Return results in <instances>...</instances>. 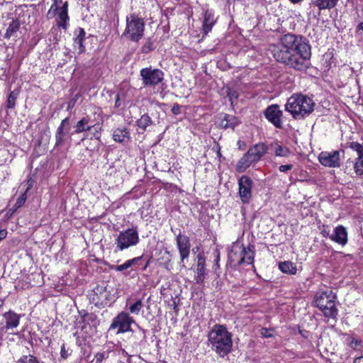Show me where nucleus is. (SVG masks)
I'll return each mask as SVG.
<instances>
[{
	"instance_id": "5",
	"label": "nucleus",
	"mask_w": 363,
	"mask_h": 363,
	"mask_svg": "<svg viewBox=\"0 0 363 363\" xmlns=\"http://www.w3.org/2000/svg\"><path fill=\"white\" fill-rule=\"evenodd\" d=\"M336 296L331 290H327L315 296V302L317 307L327 318H334L337 315L335 306Z\"/></svg>"
},
{
	"instance_id": "41",
	"label": "nucleus",
	"mask_w": 363,
	"mask_h": 363,
	"mask_svg": "<svg viewBox=\"0 0 363 363\" xmlns=\"http://www.w3.org/2000/svg\"><path fill=\"white\" fill-rule=\"evenodd\" d=\"M107 350H104L101 352H98L95 354L94 359L96 362L95 363H102L104 360L106 361V355H107Z\"/></svg>"
},
{
	"instance_id": "32",
	"label": "nucleus",
	"mask_w": 363,
	"mask_h": 363,
	"mask_svg": "<svg viewBox=\"0 0 363 363\" xmlns=\"http://www.w3.org/2000/svg\"><path fill=\"white\" fill-rule=\"evenodd\" d=\"M254 262V252L249 247L248 250L245 248V252L242 254L241 258L239 259L240 264H251Z\"/></svg>"
},
{
	"instance_id": "17",
	"label": "nucleus",
	"mask_w": 363,
	"mask_h": 363,
	"mask_svg": "<svg viewBox=\"0 0 363 363\" xmlns=\"http://www.w3.org/2000/svg\"><path fill=\"white\" fill-rule=\"evenodd\" d=\"M332 241L345 246L347 243V232L343 225H338L334 228L330 238Z\"/></svg>"
},
{
	"instance_id": "14",
	"label": "nucleus",
	"mask_w": 363,
	"mask_h": 363,
	"mask_svg": "<svg viewBox=\"0 0 363 363\" xmlns=\"http://www.w3.org/2000/svg\"><path fill=\"white\" fill-rule=\"evenodd\" d=\"M266 118L271 122L275 127L281 128L282 111L279 109L278 105H271L267 108L264 111Z\"/></svg>"
},
{
	"instance_id": "10",
	"label": "nucleus",
	"mask_w": 363,
	"mask_h": 363,
	"mask_svg": "<svg viewBox=\"0 0 363 363\" xmlns=\"http://www.w3.org/2000/svg\"><path fill=\"white\" fill-rule=\"evenodd\" d=\"M140 77L145 86H155L164 79V73L159 69H152L151 67L140 70Z\"/></svg>"
},
{
	"instance_id": "28",
	"label": "nucleus",
	"mask_w": 363,
	"mask_h": 363,
	"mask_svg": "<svg viewBox=\"0 0 363 363\" xmlns=\"http://www.w3.org/2000/svg\"><path fill=\"white\" fill-rule=\"evenodd\" d=\"M339 0H315L314 4L320 10L331 9L336 6Z\"/></svg>"
},
{
	"instance_id": "56",
	"label": "nucleus",
	"mask_w": 363,
	"mask_h": 363,
	"mask_svg": "<svg viewBox=\"0 0 363 363\" xmlns=\"http://www.w3.org/2000/svg\"><path fill=\"white\" fill-rule=\"evenodd\" d=\"M4 332L1 331V330L0 329V345H1V341L3 340L4 339Z\"/></svg>"
},
{
	"instance_id": "23",
	"label": "nucleus",
	"mask_w": 363,
	"mask_h": 363,
	"mask_svg": "<svg viewBox=\"0 0 363 363\" xmlns=\"http://www.w3.org/2000/svg\"><path fill=\"white\" fill-rule=\"evenodd\" d=\"M240 123L239 120L235 116L225 114L219 123V126L223 128L234 129Z\"/></svg>"
},
{
	"instance_id": "47",
	"label": "nucleus",
	"mask_w": 363,
	"mask_h": 363,
	"mask_svg": "<svg viewBox=\"0 0 363 363\" xmlns=\"http://www.w3.org/2000/svg\"><path fill=\"white\" fill-rule=\"evenodd\" d=\"M260 333L264 337H270L272 336V330L267 328H262Z\"/></svg>"
},
{
	"instance_id": "25",
	"label": "nucleus",
	"mask_w": 363,
	"mask_h": 363,
	"mask_svg": "<svg viewBox=\"0 0 363 363\" xmlns=\"http://www.w3.org/2000/svg\"><path fill=\"white\" fill-rule=\"evenodd\" d=\"M90 118L89 116L82 118L74 126V133L79 134L85 131H90L92 130L91 125L89 124Z\"/></svg>"
},
{
	"instance_id": "2",
	"label": "nucleus",
	"mask_w": 363,
	"mask_h": 363,
	"mask_svg": "<svg viewBox=\"0 0 363 363\" xmlns=\"http://www.w3.org/2000/svg\"><path fill=\"white\" fill-rule=\"evenodd\" d=\"M208 340L211 345V348L220 357H225L232 350V334L224 325H215L208 333Z\"/></svg>"
},
{
	"instance_id": "37",
	"label": "nucleus",
	"mask_w": 363,
	"mask_h": 363,
	"mask_svg": "<svg viewBox=\"0 0 363 363\" xmlns=\"http://www.w3.org/2000/svg\"><path fill=\"white\" fill-rule=\"evenodd\" d=\"M348 341L349 346L353 350H357V347L363 345L362 341L361 340H357L354 337H350Z\"/></svg>"
},
{
	"instance_id": "57",
	"label": "nucleus",
	"mask_w": 363,
	"mask_h": 363,
	"mask_svg": "<svg viewBox=\"0 0 363 363\" xmlns=\"http://www.w3.org/2000/svg\"><path fill=\"white\" fill-rule=\"evenodd\" d=\"M357 30H363V22L360 23L357 26Z\"/></svg>"
},
{
	"instance_id": "60",
	"label": "nucleus",
	"mask_w": 363,
	"mask_h": 363,
	"mask_svg": "<svg viewBox=\"0 0 363 363\" xmlns=\"http://www.w3.org/2000/svg\"><path fill=\"white\" fill-rule=\"evenodd\" d=\"M1 289V286L0 285V289Z\"/></svg>"
},
{
	"instance_id": "33",
	"label": "nucleus",
	"mask_w": 363,
	"mask_h": 363,
	"mask_svg": "<svg viewBox=\"0 0 363 363\" xmlns=\"http://www.w3.org/2000/svg\"><path fill=\"white\" fill-rule=\"evenodd\" d=\"M19 91L18 90H13L12 91L7 99L6 101V108H13L16 106V101L18 96Z\"/></svg>"
},
{
	"instance_id": "18",
	"label": "nucleus",
	"mask_w": 363,
	"mask_h": 363,
	"mask_svg": "<svg viewBox=\"0 0 363 363\" xmlns=\"http://www.w3.org/2000/svg\"><path fill=\"white\" fill-rule=\"evenodd\" d=\"M245 252V247L242 245L235 244L228 254V259L235 268L240 266L239 259Z\"/></svg>"
},
{
	"instance_id": "13",
	"label": "nucleus",
	"mask_w": 363,
	"mask_h": 363,
	"mask_svg": "<svg viewBox=\"0 0 363 363\" xmlns=\"http://www.w3.org/2000/svg\"><path fill=\"white\" fill-rule=\"evenodd\" d=\"M239 194L243 203H248L252 197V180L246 175L242 176L239 181Z\"/></svg>"
},
{
	"instance_id": "20",
	"label": "nucleus",
	"mask_w": 363,
	"mask_h": 363,
	"mask_svg": "<svg viewBox=\"0 0 363 363\" xmlns=\"http://www.w3.org/2000/svg\"><path fill=\"white\" fill-rule=\"evenodd\" d=\"M269 148L276 157H288L291 153L289 147L281 145L279 142L272 143Z\"/></svg>"
},
{
	"instance_id": "40",
	"label": "nucleus",
	"mask_w": 363,
	"mask_h": 363,
	"mask_svg": "<svg viewBox=\"0 0 363 363\" xmlns=\"http://www.w3.org/2000/svg\"><path fill=\"white\" fill-rule=\"evenodd\" d=\"M350 147L353 150L356 151L358 154V156L360 155H363V146L358 143H350Z\"/></svg>"
},
{
	"instance_id": "9",
	"label": "nucleus",
	"mask_w": 363,
	"mask_h": 363,
	"mask_svg": "<svg viewBox=\"0 0 363 363\" xmlns=\"http://www.w3.org/2000/svg\"><path fill=\"white\" fill-rule=\"evenodd\" d=\"M134 323L133 317L128 313L123 311L113 318L109 330L118 328L117 334L124 333L132 330L130 325Z\"/></svg>"
},
{
	"instance_id": "38",
	"label": "nucleus",
	"mask_w": 363,
	"mask_h": 363,
	"mask_svg": "<svg viewBox=\"0 0 363 363\" xmlns=\"http://www.w3.org/2000/svg\"><path fill=\"white\" fill-rule=\"evenodd\" d=\"M319 230L320 231V234L324 238H330L331 234L330 233V228L328 225H322L319 226Z\"/></svg>"
},
{
	"instance_id": "22",
	"label": "nucleus",
	"mask_w": 363,
	"mask_h": 363,
	"mask_svg": "<svg viewBox=\"0 0 363 363\" xmlns=\"http://www.w3.org/2000/svg\"><path fill=\"white\" fill-rule=\"evenodd\" d=\"M57 13L58 17L57 26L65 29L67 28V21L69 20L67 1L63 3L62 6L59 7Z\"/></svg>"
},
{
	"instance_id": "30",
	"label": "nucleus",
	"mask_w": 363,
	"mask_h": 363,
	"mask_svg": "<svg viewBox=\"0 0 363 363\" xmlns=\"http://www.w3.org/2000/svg\"><path fill=\"white\" fill-rule=\"evenodd\" d=\"M85 37V31L83 28H79L78 30V34L77 35L76 38H74V45H78V50L79 52L82 53L84 52L85 47L83 45V42Z\"/></svg>"
},
{
	"instance_id": "34",
	"label": "nucleus",
	"mask_w": 363,
	"mask_h": 363,
	"mask_svg": "<svg viewBox=\"0 0 363 363\" xmlns=\"http://www.w3.org/2000/svg\"><path fill=\"white\" fill-rule=\"evenodd\" d=\"M152 121L150 117L147 115H143L140 119L138 120L137 123L140 128L145 130V128L151 123Z\"/></svg>"
},
{
	"instance_id": "6",
	"label": "nucleus",
	"mask_w": 363,
	"mask_h": 363,
	"mask_svg": "<svg viewBox=\"0 0 363 363\" xmlns=\"http://www.w3.org/2000/svg\"><path fill=\"white\" fill-rule=\"evenodd\" d=\"M144 30L143 19L132 13L126 17V26L123 35L132 41L138 42L143 38Z\"/></svg>"
},
{
	"instance_id": "43",
	"label": "nucleus",
	"mask_w": 363,
	"mask_h": 363,
	"mask_svg": "<svg viewBox=\"0 0 363 363\" xmlns=\"http://www.w3.org/2000/svg\"><path fill=\"white\" fill-rule=\"evenodd\" d=\"M227 96L229 98L231 103H233V99H237L238 97V94L237 91L233 89H228L227 91Z\"/></svg>"
},
{
	"instance_id": "50",
	"label": "nucleus",
	"mask_w": 363,
	"mask_h": 363,
	"mask_svg": "<svg viewBox=\"0 0 363 363\" xmlns=\"http://www.w3.org/2000/svg\"><path fill=\"white\" fill-rule=\"evenodd\" d=\"M141 259H142V257H135V258L131 259H128L127 261L129 263V266L131 267L133 264L138 263Z\"/></svg>"
},
{
	"instance_id": "59",
	"label": "nucleus",
	"mask_w": 363,
	"mask_h": 363,
	"mask_svg": "<svg viewBox=\"0 0 363 363\" xmlns=\"http://www.w3.org/2000/svg\"><path fill=\"white\" fill-rule=\"evenodd\" d=\"M139 328L143 332V333L145 335V330L142 329L141 328Z\"/></svg>"
},
{
	"instance_id": "36",
	"label": "nucleus",
	"mask_w": 363,
	"mask_h": 363,
	"mask_svg": "<svg viewBox=\"0 0 363 363\" xmlns=\"http://www.w3.org/2000/svg\"><path fill=\"white\" fill-rule=\"evenodd\" d=\"M58 9H59V6L57 5V0H55V1L53 2V4L50 6L49 11L47 13V18L48 19H51V18H54L56 16Z\"/></svg>"
},
{
	"instance_id": "24",
	"label": "nucleus",
	"mask_w": 363,
	"mask_h": 363,
	"mask_svg": "<svg viewBox=\"0 0 363 363\" xmlns=\"http://www.w3.org/2000/svg\"><path fill=\"white\" fill-rule=\"evenodd\" d=\"M216 23L214 14L211 11L206 10L204 13V19L203 23V30L205 35H207L212 29L213 26Z\"/></svg>"
},
{
	"instance_id": "45",
	"label": "nucleus",
	"mask_w": 363,
	"mask_h": 363,
	"mask_svg": "<svg viewBox=\"0 0 363 363\" xmlns=\"http://www.w3.org/2000/svg\"><path fill=\"white\" fill-rule=\"evenodd\" d=\"M70 354V352H69L68 349H66L65 345L63 344L61 346V350H60V356L63 359L67 358V357Z\"/></svg>"
},
{
	"instance_id": "3",
	"label": "nucleus",
	"mask_w": 363,
	"mask_h": 363,
	"mask_svg": "<svg viewBox=\"0 0 363 363\" xmlns=\"http://www.w3.org/2000/svg\"><path fill=\"white\" fill-rule=\"evenodd\" d=\"M315 103L312 98L302 94H293L285 104V110L296 120H303L314 111Z\"/></svg>"
},
{
	"instance_id": "51",
	"label": "nucleus",
	"mask_w": 363,
	"mask_h": 363,
	"mask_svg": "<svg viewBox=\"0 0 363 363\" xmlns=\"http://www.w3.org/2000/svg\"><path fill=\"white\" fill-rule=\"evenodd\" d=\"M141 259H142V257H135V258L131 259H128L127 261L129 263V266L131 267L133 264L138 263Z\"/></svg>"
},
{
	"instance_id": "54",
	"label": "nucleus",
	"mask_w": 363,
	"mask_h": 363,
	"mask_svg": "<svg viewBox=\"0 0 363 363\" xmlns=\"http://www.w3.org/2000/svg\"><path fill=\"white\" fill-rule=\"evenodd\" d=\"M353 363H363V356H360V357H356L354 359Z\"/></svg>"
},
{
	"instance_id": "46",
	"label": "nucleus",
	"mask_w": 363,
	"mask_h": 363,
	"mask_svg": "<svg viewBox=\"0 0 363 363\" xmlns=\"http://www.w3.org/2000/svg\"><path fill=\"white\" fill-rule=\"evenodd\" d=\"M293 168L292 164H282L280 165L279 167V170L281 172H286L289 170H291Z\"/></svg>"
},
{
	"instance_id": "1",
	"label": "nucleus",
	"mask_w": 363,
	"mask_h": 363,
	"mask_svg": "<svg viewBox=\"0 0 363 363\" xmlns=\"http://www.w3.org/2000/svg\"><path fill=\"white\" fill-rule=\"evenodd\" d=\"M272 52L277 62L298 71L308 67L311 55V48L303 38L291 33L284 35Z\"/></svg>"
},
{
	"instance_id": "53",
	"label": "nucleus",
	"mask_w": 363,
	"mask_h": 363,
	"mask_svg": "<svg viewBox=\"0 0 363 363\" xmlns=\"http://www.w3.org/2000/svg\"><path fill=\"white\" fill-rule=\"evenodd\" d=\"M25 201H26L25 195H23L20 199H18V201L16 202V205H18V206H21L24 203Z\"/></svg>"
},
{
	"instance_id": "49",
	"label": "nucleus",
	"mask_w": 363,
	"mask_h": 363,
	"mask_svg": "<svg viewBox=\"0 0 363 363\" xmlns=\"http://www.w3.org/2000/svg\"><path fill=\"white\" fill-rule=\"evenodd\" d=\"M181 106L179 104H174L172 108V111L174 115H177L180 113Z\"/></svg>"
},
{
	"instance_id": "35",
	"label": "nucleus",
	"mask_w": 363,
	"mask_h": 363,
	"mask_svg": "<svg viewBox=\"0 0 363 363\" xmlns=\"http://www.w3.org/2000/svg\"><path fill=\"white\" fill-rule=\"evenodd\" d=\"M354 169L357 174H363V155H360L356 160Z\"/></svg>"
},
{
	"instance_id": "61",
	"label": "nucleus",
	"mask_w": 363,
	"mask_h": 363,
	"mask_svg": "<svg viewBox=\"0 0 363 363\" xmlns=\"http://www.w3.org/2000/svg\"><path fill=\"white\" fill-rule=\"evenodd\" d=\"M55 0H53V2H55Z\"/></svg>"
},
{
	"instance_id": "27",
	"label": "nucleus",
	"mask_w": 363,
	"mask_h": 363,
	"mask_svg": "<svg viewBox=\"0 0 363 363\" xmlns=\"http://www.w3.org/2000/svg\"><path fill=\"white\" fill-rule=\"evenodd\" d=\"M20 28V23L18 21H12L7 28L4 35V38L9 39L12 37H16L17 33Z\"/></svg>"
},
{
	"instance_id": "42",
	"label": "nucleus",
	"mask_w": 363,
	"mask_h": 363,
	"mask_svg": "<svg viewBox=\"0 0 363 363\" xmlns=\"http://www.w3.org/2000/svg\"><path fill=\"white\" fill-rule=\"evenodd\" d=\"M91 125L94 126L92 128V130H94V133H93L94 137L96 139L99 140V138L101 137L100 131L101 130V125L99 124V123H95V124Z\"/></svg>"
},
{
	"instance_id": "55",
	"label": "nucleus",
	"mask_w": 363,
	"mask_h": 363,
	"mask_svg": "<svg viewBox=\"0 0 363 363\" xmlns=\"http://www.w3.org/2000/svg\"><path fill=\"white\" fill-rule=\"evenodd\" d=\"M119 100H120V99H119V95H117V96H116V107H118V106H121V104H120V102H119Z\"/></svg>"
},
{
	"instance_id": "31",
	"label": "nucleus",
	"mask_w": 363,
	"mask_h": 363,
	"mask_svg": "<svg viewBox=\"0 0 363 363\" xmlns=\"http://www.w3.org/2000/svg\"><path fill=\"white\" fill-rule=\"evenodd\" d=\"M129 304L128 308V311L134 315H138L142 308L143 307V303L142 299H137L134 302H127Z\"/></svg>"
},
{
	"instance_id": "29",
	"label": "nucleus",
	"mask_w": 363,
	"mask_h": 363,
	"mask_svg": "<svg viewBox=\"0 0 363 363\" xmlns=\"http://www.w3.org/2000/svg\"><path fill=\"white\" fill-rule=\"evenodd\" d=\"M279 269L284 273L289 274H295L296 273V266L290 261H285L279 264Z\"/></svg>"
},
{
	"instance_id": "26",
	"label": "nucleus",
	"mask_w": 363,
	"mask_h": 363,
	"mask_svg": "<svg viewBox=\"0 0 363 363\" xmlns=\"http://www.w3.org/2000/svg\"><path fill=\"white\" fill-rule=\"evenodd\" d=\"M123 355V352L118 350H108L106 355V363H124L121 360V356Z\"/></svg>"
},
{
	"instance_id": "7",
	"label": "nucleus",
	"mask_w": 363,
	"mask_h": 363,
	"mask_svg": "<svg viewBox=\"0 0 363 363\" xmlns=\"http://www.w3.org/2000/svg\"><path fill=\"white\" fill-rule=\"evenodd\" d=\"M140 242L137 227L128 228L121 231L115 239V252L123 251L137 245Z\"/></svg>"
},
{
	"instance_id": "52",
	"label": "nucleus",
	"mask_w": 363,
	"mask_h": 363,
	"mask_svg": "<svg viewBox=\"0 0 363 363\" xmlns=\"http://www.w3.org/2000/svg\"><path fill=\"white\" fill-rule=\"evenodd\" d=\"M7 233L8 232L6 229L0 230V242L6 238Z\"/></svg>"
},
{
	"instance_id": "44",
	"label": "nucleus",
	"mask_w": 363,
	"mask_h": 363,
	"mask_svg": "<svg viewBox=\"0 0 363 363\" xmlns=\"http://www.w3.org/2000/svg\"><path fill=\"white\" fill-rule=\"evenodd\" d=\"M129 267H130L129 266V263L128 262V261H125V263L123 264L112 267V269L118 272H122L123 270L128 269Z\"/></svg>"
},
{
	"instance_id": "4",
	"label": "nucleus",
	"mask_w": 363,
	"mask_h": 363,
	"mask_svg": "<svg viewBox=\"0 0 363 363\" xmlns=\"http://www.w3.org/2000/svg\"><path fill=\"white\" fill-rule=\"evenodd\" d=\"M268 147L264 143L255 144L238 160L236 171L244 172L251 164L257 163L267 153Z\"/></svg>"
},
{
	"instance_id": "39",
	"label": "nucleus",
	"mask_w": 363,
	"mask_h": 363,
	"mask_svg": "<svg viewBox=\"0 0 363 363\" xmlns=\"http://www.w3.org/2000/svg\"><path fill=\"white\" fill-rule=\"evenodd\" d=\"M154 49L153 43L150 39H148L147 42L143 45L141 51L143 53H148Z\"/></svg>"
},
{
	"instance_id": "15",
	"label": "nucleus",
	"mask_w": 363,
	"mask_h": 363,
	"mask_svg": "<svg viewBox=\"0 0 363 363\" xmlns=\"http://www.w3.org/2000/svg\"><path fill=\"white\" fill-rule=\"evenodd\" d=\"M94 296L93 298L96 305L106 306L111 301V292L107 291V288L104 285H99L94 289Z\"/></svg>"
},
{
	"instance_id": "12",
	"label": "nucleus",
	"mask_w": 363,
	"mask_h": 363,
	"mask_svg": "<svg viewBox=\"0 0 363 363\" xmlns=\"http://www.w3.org/2000/svg\"><path fill=\"white\" fill-rule=\"evenodd\" d=\"M176 240L181 258V267H185L184 261L189 257L190 254L191 243L189 238L185 235H182L181 232H179V235L177 236Z\"/></svg>"
},
{
	"instance_id": "58",
	"label": "nucleus",
	"mask_w": 363,
	"mask_h": 363,
	"mask_svg": "<svg viewBox=\"0 0 363 363\" xmlns=\"http://www.w3.org/2000/svg\"><path fill=\"white\" fill-rule=\"evenodd\" d=\"M90 318H91V320H94V319H96V316L92 314V315H90Z\"/></svg>"
},
{
	"instance_id": "8",
	"label": "nucleus",
	"mask_w": 363,
	"mask_h": 363,
	"mask_svg": "<svg viewBox=\"0 0 363 363\" xmlns=\"http://www.w3.org/2000/svg\"><path fill=\"white\" fill-rule=\"evenodd\" d=\"M21 315L15 313L13 311L9 310L2 314V321L0 322V329L4 333H9L11 335H15V329L17 328L20 324Z\"/></svg>"
},
{
	"instance_id": "21",
	"label": "nucleus",
	"mask_w": 363,
	"mask_h": 363,
	"mask_svg": "<svg viewBox=\"0 0 363 363\" xmlns=\"http://www.w3.org/2000/svg\"><path fill=\"white\" fill-rule=\"evenodd\" d=\"M113 139L117 143L125 145L129 142L130 135L126 128H118L113 130Z\"/></svg>"
},
{
	"instance_id": "19",
	"label": "nucleus",
	"mask_w": 363,
	"mask_h": 363,
	"mask_svg": "<svg viewBox=\"0 0 363 363\" xmlns=\"http://www.w3.org/2000/svg\"><path fill=\"white\" fill-rule=\"evenodd\" d=\"M206 259L203 253H199L197 255V264L196 269V276L195 280L197 284H201L205 279L206 274Z\"/></svg>"
},
{
	"instance_id": "11",
	"label": "nucleus",
	"mask_w": 363,
	"mask_h": 363,
	"mask_svg": "<svg viewBox=\"0 0 363 363\" xmlns=\"http://www.w3.org/2000/svg\"><path fill=\"white\" fill-rule=\"evenodd\" d=\"M320 163L328 167H339L340 166V151L321 152L318 155Z\"/></svg>"
},
{
	"instance_id": "16",
	"label": "nucleus",
	"mask_w": 363,
	"mask_h": 363,
	"mask_svg": "<svg viewBox=\"0 0 363 363\" xmlns=\"http://www.w3.org/2000/svg\"><path fill=\"white\" fill-rule=\"evenodd\" d=\"M69 130V118H65L61 121L55 133V146H61L64 144L65 137Z\"/></svg>"
},
{
	"instance_id": "48",
	"label": "nucleus",
	"mask_w": 363,
	"mask_h": 363,
	"mask_svg": "<svg viewBox=\"0 0 363 363\" xmlns=\"http://www.w3.org/2000/svg\"><path fill=\"white\" fill-rule=\"evenodd\" d=\"M215 265L217 267H219V261H220V252L218 249H216L215 250Z\"/></svg>"
}]
</instances>
